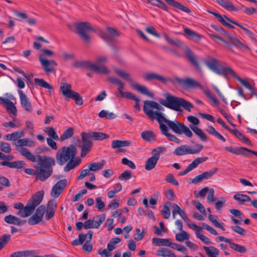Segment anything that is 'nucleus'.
<instances>
[{
    "label": "nucleus",
    "mask_w": 257,
    "mask_h": 257,
    "mask_svg": "<svg viewBox=\"0 0 257 257\" xmlns=\"http://www.w3.org/2000/svg\"><path fill=\"white\" fill-rule=\"evenodd\" d=\"M131 142L128 141L124 140H113L111 143V147L113 149H118L121 147L129 146Z\"/></svg>",
    "instance_id": "nucleus-38"
},
{
    "label": "nucleus",
    "mask_w": 257,
    "mask_h": 257,
    "mask_svg": "<svg viewBox=\"0 0 257 257\" xmlns=\"http://www.w3.org/2000/svg\"><path fill=\"white\" fill-rule=\"evenodd\" d=\"M18 93L20 96L21 104L23 108L28 112H32L33 108L29 99L22 90H19Z\"/></svg>",
    "instance_id": "nucleus-20"
},
{
    "label": "nucleus",
    "mask_w": 257,
    "mask_h": 257,
    "mask_svg": "<svg viewBox=\"0 0 257 257\" xmlns=\"http://www.w3.org/2000/svg\"><path fill=\"white\" fill-rule=\"evenodd\" d=\"M25 165V163L23 161H15L10 162V168L21 169Z\"/></svg>",
    "instance_id": "nucleus-62"
},
{
    "label": "nucleus",
    "mask_w": 257,
    "mask_h": 257,
    "mask_svg": "<svg viewBox=\"0 0 257 257\" xmlns=\"http://www.w3.org/2000/svg\"><path fill=\"white\" fill-rule=\"evenodd\" d=\"M39 60L43 66L45 72L48 73L54 71L53 67L57 66V63L53 60H48L46 58H43L42 55L39 57Z\"/></svg>",
    "instance_id": "nucleus-18"
},
{
    "label": "nucleus",
    "mask_w": 257,
    "mask_h": 257,
    "mask_svg": "<svg viewBox=\"0 0 257 257\" xmlns=\"http://www.w3.org/2000/svg\"><path fill=\"white\" fill-rule=\"evenodd\" d=\"M105 164V161L104 160H102L100 163H91L89 164L88 168L90 171H96L101 170Z\"/></svg>",
    "instance_id": "nucleus-45"
},
{
    "label": "nucleus",
    "mask_w": 257,
    "mask_h": 257,
    "mask_svg": "<svg viewBox=\"0 0 257 257\" xmlns=\"http://www.w3.org/2000/svg\"><path fill=\"white\" fill-rule=\"evenodd\" d=\"M92 235L93 232L92 231H89L87 233L85 234H80L79 235V240L80 243L82 244L85 240L90 241L92 239Z\"/></svg>",
    "instance_id": "nucleus-52"
},
{
    "label": "nucleus",
    "mask_w": 257,
    "mask_h": 257,
    "mask_svg": "<svg viewBox=\"0 0 257 257\" xmlns=\"http://www.w3.org/2000/svg\"><path fill=\"white\" fill-rule=\"evenodd\" d=\"M24 257H56L53 255H45L44 256L37 255L33 251L25 250Z\"/></svg>",
    "instance_id": "nucleus-64"
},
{
    "label": "nucleus",
    "mask_w": 257,
    "mask_h": 257,
    "mask_svg": "<svg viewBox=\"0 0 257 257\" xmlns=\"http://www.w3.org/2000/svg\"><path fill=\"white\" fill-rule=\"evenodd\" d=\"M175 80L180 85L187 89L196 88L197 87L203 89V86L196 80L192 78L182 79L176 77L175 78Z\"/></svg>",
    "instance_id": "nucleus-11"
},
{
    "label": "nucleus",
    "mask_w": 257,
    "mask_h": 257,
    "mask_svg": "<svg viewBox=\"0 0 257 257\" xmlns=\"http://www.w3.org/2000/svg\"><path fill=\"white\" fill-rule=\"evenodd\" d=\"M175 238L178 241L182 242L185 240L189 239L190 235L185 230H182L180 231V233L176 234Z\"/></svg>",
    "instance_id": "nucleus-48"
},
{
    "label": "nucleus",
    "mask_w": 257,
    "mask_h": 257,
    "mask_svg": "<svg viewBox=\"0 0 257 257\" xmlns=\"http://www.w3.org/2000/svg\"><path fill=\"white\" fill-rule=\"evenodd\" d=\"M57 207V204L56 201L51 200L48 202L45 212V219L47 220H50L54 216Z\"/></svg>",
    "instance_id": "nucleus-19"
},
{
    "label": "nucleus",
    "mask_w": 257,
    "mask_h": 257,
    "mask_svg": "<svg viewBox=\"0 0 257 257\" xmlns=\"http://www.w3.org/2000/svg\"><path fill=\"white\" fill-rule=\"evenodd\" d=\"M45 132L47 133L49 136L51 137L52 139L55 140H60L55 129L53 127H47L45 128Z\"/></svg>",
    "instance_id": "nucleus-54"
},
{
    "label": "nucleus",
    "mask_w": 257,
    "mask_h": 257,
    "mask_svg": "<svg viewBox=\"0 0 257 257\" xmlns=\"http://www.w3.org/2000/svg\"><path fill=\"white\" fill-rule=\"evenodd\" d=\"M225 150L227 151H228L231 153L234 154L235 155H243V151H245L251 153V154L255 155L257 156V152L253 150H251L249 149H248L244 147H241V148H236V147H225L224 148Z\"/></svg>",
    "instance_id": "nucleus-23"
},
{
    "label": "nucleus",
    "mask_w": 257,
    "mask_h": 257,
    "mask_svg": "<svg viewBox=\"0 0 257 257\" xmlns=\"http://www.w3.org/2000/svg\"><path fill=\"white\" fill-rule=\"evenodd\" d=\"M170 203L169 202H165L163 204V209L161 210V213L165 219H168L171 215L169 205Z\"/></svg>",
    "instance_id": "nucleus-46"
},
{
    "label": "nucleus",
    "mask_w": 257,
    "mask_h": 257,
    "mask_svg": "<svg viewBox=\"0 0 257 257\" xmlns=\"http://www.w3.org/2000/svg\"><path fill=\"white\" fill-rule=\"evenodd\" d=\"M184 32L185 35H186L187 37H189L191 39H192L193 41L195 42H198L201 39L202 36L200 34H198L195 32L192 31L191 30L187 28H185L184 29Z\"/></svg>",
    "instance_id": "nucleus-31"
},
{
    "label": "nucleus",
    "mask_w": 257,
    "mask_h": 257,
    "mask_svg": "<svg viewBox=\"0 0 257 257\" xmlns=\"http://www.w3.org/2000/svg\"><path fill=\"white\" fill-rule=\"evenodd\" d=\"M80 160L78 159H73L68 161L66 165V166L64 168V171L65 172H68L70 170H72L78 166L80 163Z\"/></svg>",
    "instance_id": "nucleus-35"
},
{
    "label": "nucleus",
    "mask_w": 257,
    "mask_h": 257,
    "mask_svg": "<svg viewBox=\"0 0 257 257\" xmlns=\"http://www.w3.org/2000/svg\"><path fill=\"white\" fill-rule=\"evenodd\" d=\"M171 238H153V243L157 246H169L171 244Z\"/></svg>",
    "instance_id": "nucleus-36"
},
{
    "label": "nucleus",
    "mask_w": 257,
    "mask_h": 257,
    "mask_svg": "<svg viewBox=\"0 0 257 257\" xmlns=\"http://www.w3.org/2000/svg\"><path fill=\"white\" fill-rule=\"evenodd\" d=\"M121 241V239L119 237H114L112 238L107 245V249L109 251H111L116 248V244Z\"/></svg>",
    "instance_id": "nucleus-42"
},
{
    "label": "nucleus",
    "mask_w": 257,
    "mask_h": 257,
    "mask_svg": "<svg viewBox=\"0 0 257 257\" xmlns=\"http://www.w3.org/2000/svg\"><path fill=\"white\" fill-rule=\"evenodd\" d=\"M11 239V236L9 234H5L0 238V249L9 241Z\"/></svg>",
    "instance_id": "nucleus-60"
},
{
    "label": "nucleus",
    "mask_w": 257,
    "mask_h": 257,
    "mask_svg": "<svg viewBox=\"0 0 257 257\" xmlns=\"http://www.w3.org/2000/svg\"><path fill=\"white\" fill-rule=\"evenodd\" d=\"M86 134L90 135V139H93L94 140L101 141L109 137V136L106 134L101 132H84Z\"/></svg>",
    "instance_id": "nucleus-32"
},
{
    "label": "nucleus",
    "mask_w": 257,
    "mask_h": 257,
    "mask_svg": "<svg viewBox=\"0 0 257 257\" xmlns=\"http://www.w3.org/2000/svg\"><path fill=\"white\" fill-rule=\"evenodd\" d=\"M230 247L234 250L240 253H244L246 252V249L242 245L232 242L230 243Z\"/></svg>",
    "instance_id": "nucleus-55"
},
{
    "label": "nucleus",
    "mask_w": 257,
    "mask_h": 257,
    "mask_svg": "<svg viewBox=\"0 0 257 257\" xmlns=\"http://www.w3.org/2000/svg\"><path fill=\"white\" fill-rule=\"evenodd\" d=\"M114 71L119 76L123 79L130 82H133V79L131 76V75L126 71L118 68H115Z\"/></svg>",
    "instance_id": "nucleus-37"
},
{
    "label": "nucleus",
    "mask_w": 257,
    "mask_h": 257,
    "mask_svg": "<svg viewBox=\"0 0 257 257\" xmlns=\"http://www.w3.org/2000/svg\"><path fill=\"white\" fill-rule=\"evenodd\" d=\"M234 78L237 79L244 87L248 89L251 94L255 95V93L254 88L250 85V84L246 81L241 78L236 74V77H234Z\"/></svg>",
    "instance_id": "nucleus-51"
},
{
    "label": "nucleus",
    "mask_w": 257,
    "mask_h": 257,
    "mask_svg": "<svg viewBox=\"0 0 257 257\" xmlns=\"http://www.w3.org/2000/svg\"><path fill=\"white\" fill-rule=\"evenodd\" d=\"M160 125V128L162 133L168 138V139L172 142H176L177 143H180V140L175 135L168 133L169 128L166 124L164 123L161 124Z\"/></svg>",
    "instance_id": "nucleus-26"
},
{
    "label": "nucleus",
    "mask_w": 257,
    "mask_h": 257,
    "mask_svg": "<svg viewBox=\"0 0 257 257\" xmlns=\"http://www.w3.org/2000/svg\"><path fill=\"white\" fill-rule=\"evenodd\" d=\"M76 68H85L90 70H98L99 67L89 61H77L73 63Z\"/></svg>",
    "instance_id": "nucleus-22"
},
{
    "label": "nucleus",
    "mask_w": 257,
    "mask_h": 257,
    "mask_svg": "<svg viewBox=\"0 0 257 257\" xmlns=\"http://www.w3.org/2000/svg\"><path fill=\"white\" fill-rule=\"evenodd\" d=\"M206 131L210 135L214 136L215 137L221 140L224 142L226 141V139L212 126H209L206 129Z\"/></svg>",
    "instance_id": "nucleus-40"
},
{
    "label": "nucleus",
    "mask_w": 257,
    "mask_h": 257,
    "mask_svg": "<svg viewBox=\"0 0 257 257\" xmlns=\"http://www.w3.org/2000/svg\"><path fill=\"white\" fill-rule=\"evenodd\" d=\"M169 246L174 249H176L183 253H186L187 249L182 245L177 244L176 243H172L171 241V244L169 245Z\"/></svg>",
    "instance_id": "nucleus-59"
},
{
    "label": "nucleus",
    "mask_w": 257,
    "mask_h": 257,
    "mask_svg": "<svg viewBox=\"0 0 257 257\" xmlns=\"http://www.w3.org/2000/svg\"><path fill=\"white\" fill-rule=\"evenodd\" d=\"M19 152L22 155L25 157L28 160L32 162H37L38 165L35 166L36 169L35 171L33 169H25V172L29 175H36L37 179L42 181H45L52 174V166L55 164V160L53 158H43L41 156H35L28 149L21 148Z\"/></svg>",
    "instance_id": "nucleus-1"
},
{
    "label": "nucleus",
    "mask_w": 257,
    "mask_h": 257,
    "mask_svg": "<svg viewBox=\"0 0 257 257\" xmlns=\"http://www.w3.org/2000/svg\"><path fill=\"white\" fill-rule=\"evenodd\" d=\"M158 160V156H152L146 161L145 169L148 171L153 169L155 167Z\"/></svg>",
    "instance_id": "nucleus-29"
},
{
    "label": "nucleus",
    "mask_w": 257,
    "mask_h": 257,
    "mask_svg": "<svg viewBox=\"0 0 257 257\" xmlns=\"http://www.w3.org/2000/svg\"><path fill=\"white\" fill-rule=\"evenodd\" d=\"M74 133V130L72 127H69L65 130L63 134L60 137V141H63L65 140L71 138Z\"/></svg>",
    "instance_id": "nucleus-44"
},
{
    "label": "nucleus",
    "mask_w": 257,
    "mask_h": 257,
    "mask_svg": "<svg viewBox=\"0 0 257 257\" xmlns=\"http://www.w3.org/2000/svg\"><path fill=\"white\" fill-rule=\"evenodd\" d=\"M166 100H161L160 103L171 109L177 111H181L183 107L186 111L190 112L191 108L194 107L193 105L181 97H178L173 96L170 93L165 94Z\"/></svg>",
    "instance_id": "nucleus-2"
},
{
    "label": "nucleus",
    "mask_w": 257,
    "mask_h": 257,
    "mask_svg": "<svg viewBox=\"0 0 257 257\" xmlns=\"http://www.w3.org/2000/svg\"><path fill=\"white\" fill-rule=\"evenodd\" d=\"M33 212L30 207L26 205L24 208L19 210L17 214L21 217L25 218L30 216Z\"/></svg>",
    "instance_id": "nucleus-41"
},
{
    "label": "nucleus",
    "mask_w": 257,
    "mask_h": 257,
    "mask_svg": "<svg viewBox=\"0 0 257 257\" xmlns=\"http://www.w3.org/2000/svg\"><path fill=\"white\" fill-rule=\"evenodd\" d=\"M105 219V214H100L94 217L92 219H89L84 223V228L89 229L92 228H98Z\"/></svg>",
    "instance_id": "nucleus-13"
},
{
    "label": "nucleus",
    "mask_w": 257,
    "mask_h": 257,
    "mask_svg": "<svg viewBox=\"0 0 257 257\" xmlns=\"http://www.w3.org/2000/svg\"><path fill=\"white\" fill-rule=\"evenodd\" d=\"M34 82L36 85L48 89L50 90L52 89V87L43 79L35 78Z\"/></svg>",
    "instance_id": "nucleus-47"
},
{
    "label": "nucleus",
    "mask_w": 257,
    "mask_h": 257,
    "mask_svg": "<svg viewBox=\"0 0 257 257\" xmlns=\"http://www.w3.org/2000/svg\"><path fill=\"white\" fill-rule=\"evenodd\" d=\"M98 116L101 118H105L109 119H114L116 117V115L114 113L105 110L100 111Z\"/></svg>",
    "instance_id": "nucleus-49"
},
{
    "label": "nucleus",
    "mask_w": 257,
    "mask_h": 257,
    "mask_svg": "<svg viewBox=\"0 0 257 257\" xmlns=\"http://www.w3.org/2000/svg\"><path fill=\"white\" fill-rule=\"evenodd\" d=\"M76 153V148L73 145L61 148L56 155L57 164L61 166L64 165L68 161L75 159Z\"/></svg>",
    "instance_id": "nucleus-5"
},
{
    "label": "nucleus",
    "mask_w": 257,
    "mask_h": 257,
    "mask_svg": "<svg viewBox=\"0 0 257 257\" xmlns=\"http://www.w3.org/2000/svg\"><path fill=\"white\" fill-rule=\"evenodd\" d=\"M44 197V191L43 190L37 192L33 195L30 200L28 202L27 205L34 211L35 208L42 202Z\"/></svg>",
    "instance_id": "nucleus-16"
},
{
    "label": "nucleus",
    "mask_w": 257,
    "mask_h": 257,
    "mask_svg": "<svg viewBox=\"0 0 257 257\" xmlns=\"http://www.w3.org/2000/svg\"><path fill=\"white\" fill-rule=\"evenodd\" d=\"M157 255L163 257H176V255L170 249L161 248L157 251Z\"/></svg>",
    "instance_id": "nucleus-39"
},
{
    "label": "nucleus",
    "mask_w": 257,
    "mask_h": 257,
    "mask_svg": "<svg viewBox=\"0 0 257 257\" xmlns=\"http://www.w3.org/2000/svg\"><path fill=\"white\" fill-rule=\"evenodd\" d=\"M4 220L9 224H13L17 225H22L26 222V220L20 219L18 217L12 215L6 216Z\"/></svg>",
    "instance_id": "nucleus-27"
},
{
    "label": "nucleus",
    "mask_w": 257,
    "mask_h": 257,
    "mask_svg": "<svg viewBox=\"0 0 257 257\" xmlns=\"http://www.w3.org/2000/svg\"><path fill=\"white\" fill-rule=\"evenodd\" d=\"M220 32L223 36L227 37L229 40L230 43L234 46L244 51H248L249 50V48L247 45L243 44L237 37H234L222 28L220 29Z\"/></svg>",
    "instance_id": "nucleus-12"
},
{
    "label": "nucleus",
    "mask_w": 257,
    "mask_h": 257,
    "mask_svg": "<svg viewBox=\"0 0 257 257\" xmlns=\"http://www.w3.org/2000/svg\"><path fill=\"white\" fill-rule=\"evenodd\" d=\"M165 181H167L168 183H170L174 186H177L179 185L178 182L177 180L175 179V177L174 176L173 174L172 173L168 174L165 179Z\"/></svg>",
    "instance_id": "nucleus-58"
},
{
    "label": "nucleus",
    "mask_w": 257,
    "mask_h": 257,
    "mask_svg": "<svg viewBox=\"0 0 257 257\" xmlns=\"http://www.w3.org/2000/svg\"><path fill=\"white\" fill-rule=\"evenodd\" d=\"M125 86V84L121 82L117 88V92H115V95L117 98H122V96L124 95L125 92L123 91Z\"/></svg>",
    "instance_id": "nucleus-61"
},
{
    "label": "nucleus",
    "mask_w": 257,
    "mask_h": 257,
    "mask_svg": "<svg viewBox=\"0 0 257 257\" xmlns=\"http://www.w3.org/2000/svg\"><path fill=\"white\" fill-rule=\"evenodd\" d=\"M131 86L135 89L141 93L142 94L146 95L151 98L154 97V94L150 92L148 88L146 86L140 85L138 83H133L131 84Z\"/></svg>",
    "instance_id": "nucleus-25"
},
{
    "label": "nucleus",
    "mask_w": 257,
    "mask_h": 257,
    "mask_svg": "<svg viewBox=\"0 0 257 257\" xmlns=\"http://www.w3.org/2000/svg\"><path fill=\"white\" fill-rule=\"evenodd\" d=\"M76 29V33L80 36L81 38L86 42L90 41L89 33L95 31L94 28L88 22L77 23L75 24Z\"/></svg>",
    "instance_id": "nucleus-7"
},
{
    "label": "nucleus",
    "mask_w": 257,
    "mask_h": 257,
    "mask_svg": "<svg viewBox=\"0 0 257 257\" xmlns=\"http://www.w3.org/2000/svg\"><path fill=\"white\" fill-rule=\"evenodd\" d=\"M184 51L189 61L196 68H199L200 67L199 64L196 58L195 55L191 51V50L188 47H185L184 49Z\"/></svg>",
    "instance_id": "nucleus-28"
},
{
    "label": "nucleus",
    "mask_w": 257,
    "mask_h": 257,
    "mask_svg": "<svg viewBox=\"0 0 257 257\" xmlns=\"http://www.w3.org/2000/svg\"><path fill=\"white\" fill-rule=\"evenodd\" d=\"M14 145L17 147H33L35 145V142L29 139H20L16 141Z\"/></svg>",
    "instance_id": "nucleus-30"
},
{
    "label": "nucleus",
    "mask_w": 257,
    "mask_h": 257,
    "mask_svg": "<svg viewBox=\"0 0 257 257\" xmlns=\"http://www.w3.org/2000/svg\"><path fill=\"white\" fill-rule=\"evenodd\" d=\"M82 145L81 150V157H84L91 151L93 143L90 139V135L84 132L81 135Z\"/></svg>",
    "instance_id": "nucleus-9"
},
{
    "label": "nucleus",
    "mask_w": 257,
    "mask_h": 257,
    "mask_svg": "<svg viewBox=\"0 0 257 257\" xmlns=\"http://www.w3.org/2000/svg\"><path fill=\"white\" fill-rule=\"evenodd\" d=\"M233 198L236 200L241 202H251L252 201L251 200L249 196L244 195L243 194H236L234 195Z\"/></svg>",
    "instance_id": "nucleus-50"
},
{
    "label": "nucleus",
    "mask_w": 257,
    "mask_h": 257,
    "mask_svg": "<svg viewBox=\"0 0 257 257\" xmlns=\"http://www.w3.org/2000/svg\"><path fill=\"white\" fill-rule=\"evenodd\" d=\"M189 227L195 231L196 236L203 243L206 244H209L211 243L210 239L207 237L200 233V232L202 231V227L198 226L195 224H189Z\"/></svg>",
    "instance_id": "nucleus-21"
},
{
    "label": "nucleus",
    "mask_w": 257,
    "mask_h": 257,
    "mask_svg": "<svg viewBox=\"0 0 257 257\" xmlns=\"http://www.w3.org/2000/svg\"><path fill=\"white\" fill-rule=\"evenodd\" d=\"M142 139L148 142H153L156 141V135L151 131H146L141 133Z\"/></svg>",
    "instance_id": "nucleus-33"
},
{
    "label": "nucleus",
    "mask_w": 257,
    "mask_h": 257,
    "mask_svg": "<svg viewBox=\"0 0 257 257\" xmlns=\"http://www.w3.org/2000/svg\"><path fill=\"white\" fill-rule=\"evenodd\" d=\"M71 87V84L63 82V79L62 80L60 88L66 100L69 99L71 95L74 92V91L72 90Z\"/></svg>",
    "instance_id": "nucleus-24"
},
{
    "label": "nucleus",
    "mask_w": 257,
    "mask_h": 257,
    "mask_svg": "<svg viewBox=\"0 0 257 257\" xmlns=\"http://www.w3.org/2000/svg\"><path fill=\"white\" fill-rule=\"evenodd\" d=\"M164 122L166 123L169 127L176 134H183L188 138H191L193 136L192 132L188 126L176 120L172 121L166 118L163 120V123Z\"/></svg>",
    "instance_id": "nucleus-6"
},
{
    "label": "nucleus",
    "mask_w": 257,
    "mask_h": 257,
    "mask_svg": "<svg viewBox=\"0 0 257 257\" xmlns=\"http://www.w3.org/2000/svg\"><path fill=\"white\" fill-rule=\"evenodd\" d=\"M208 159V158L207 157L197 158L188 165V167L191 170H192L194 168H196L200 164L202 163Z\"/></svg>",
    "instance_id": "nucleus-43"
},
{
    "label": "nucleus",
    "mask_w": 257,
    "mask_h": 257,
    "mask_svg": "<svg viewBox=\"0 0 257 257\" xmlns=\"http://www.w3.org/2000/svg\"><path fill=\"white\" fill-rule=\"evenodd\" d=\"M205 65L213 72L218 75H222L227 78L228 75L234 78L236 77V73L226 63L221 64L220 62L213 58H211L205 62Z\"/></svg>",
    "instance_id": "nucleus-4"
},
{
    "label": "nucleus",
    "mask_w": 257,
    "mask_h": 257,
    "mask_svg": "<svg viewBox=\"0 0 257 257\" xmlns=\"http://www.w3.org/2000/svg\"><path fill=\"white\" fill-rule=\"evenodd\" d=\"M143 110L144 113L152 120L156 119L159 125L163 124V120L166 118L162 112L164 108L158 103L151 100L144 101Z\"/></svg>",
    "instance_id": "nucleus-3"
},
{
    "label": "nucleus",
    "mask_w": 257,
    "mask_h": 257,
    "mask_svg": "<svg viewBox=\"0 0 257 257\" xmlns=\"http://www.w3.org/2000/svg\"><path fill=\"white\" fill-rule=\"evenodd\" d=\"M203 146L197 144L194 147L188 145H181L177 147L173 152V154L177 156H183L187 154H198L202 150Z\"/></svg>",
    "instance_id": "nucleus-8"
},
{
    "label": "nucleus",
    "mask_w": 257,
    "mask_h": 257,
    "mask_svg": "<svg viewBox=\"0 0 257 257\" xmlns=\"http://www.w3.org/2000/svg\"><path fill=\"white\" fill-rule=\"evenodd\" d=\"M203 249L205 251L206 254L209 257H217L219 254V250L214 246H210L209 247L204 246Z\"/></svg>",
    "instance_id": "nucleus-34"
},
{
    "label": "nucleus",
    "mask_w": 257,
    "mask_h": 257,
    "mask_svg": "<svg viewBox=\"0 0 257 257\" xmlns=\"http://www.w3.org/2000/svg\"><path fill=\"white\" fill-rule=\"evenodd\" d=\"M108 57L105 55H99L96 57V63H94L99 67L98 70H93L94 71L101 73L102 74H107L110 73V70L104 65L108 62Z\"/></svg>",
    "instance_id": "nucleus-14"
},
{
    "label": "nucleus",
    "mask_w": 257,
    "mask_h": 257,
    "mask_svg": "<svg viewBox=\"0 0 257 257\" xmlns=\"http://www.w3.org/2000/svg\"><path fill=\"white\" fill-rule=\"evenodd\" d=\"M193 132L196 135L199 137V138L202 141L206 142L207 141V137L206 135L203 133V131L199 128H194Z\"/></svg>",
    "instance_id": "nucleus-63"
},
{
    "label": "nucleus",
    "mask_w": 257,
    "mask_h": 257,
    "mask_svg": "<svg viewBox=\"0 0 257 257\" xmlns=\"http://www.w3.org/2000/svg\"><path fill=\"white\" fill-rule=\"evenodd\" d=\"M143 77L146 81H149L156 80L165 84L171 81L170 78L164 77L154 72H147L143 75Z\"/></svg>",
    "instance_id": "nucleus-15"
},
{
    "label": "nucleus",
    "mask_w": 257,
    "mask_h": 257,
    "mask_svg": "<svg viewBox=\"0 0 257 257\" xmlns=\"http://www.w3.org/2000/svg\"><path fill=\"white\" fill-rule=\"evenodd\" d=\"M218 171V168H214L210 170L203 172L201 174L203 180L208 179L214 175Z\"/></svg>",
    "instance_id": "nucleus-57"
},
{
    "label": "nucleus",
    "mask_w": 257,
    "mask_h": 257,
    "mask_svg": "<svg viewBox=\"0 0 257 257\" xmlns=\"http://www.w3.org/2000/svg\"><path fill=\"white\" fill-rule=\"evenodd\" d=\"M45 212L46 207L44 205L39 206L36 210L35 214L29 218L28 223L33 225L40 223L42 220Z\"/></svg>",
    "instance_id": "nucleus-10"
},
{
    "label": "nucleus",
    "mask_w": 257,
    "mask_h": 257,
    "mask_svg": "<svg viewBox=\"0 0 257 257\" xmlns=\"http://www.w3.org/2000/svg\"><path fill=\"white\" fill-rule=\"evenodd\" d=\"M69 98L73 99L76 104L78 105H81L83 103V100L82 97L80 96V95L75 91L71 95Z\"/></svg>",
    "instance_id": "nucleus-56"
},
{
    "label": "nucleus",
    "mask_w": 257,
    "mask_h": 257,
    "mask_svg": "<svg viewBox=\"0 0 257 257\" xmlns=\"http://www.w3.org/2000/svg\"><path fill=\"white\" fill-rule=\"evenodd\" d=\"M218 4L223 8L229 11H233L235 8L232 4L229 2L224 1V0H216Z\"/></svg>",
    "instance_id": "nucleus-53"
},
{
    "label": "nucleus",
    "mask_w": 257,
    "mask_h": 257,
    "mask_svg": "<svg viewBox=\"0 0 257 257\" xmlns=\"http://www.w3.org/2000/svg\"><path fill=\"white\" fill-rule=\"evenodd\" d=\"M67 180L63 179L59 181L55 184L51 191V195L52 197L56 198L58 197L62 190L65 188L66 186Z\"/></svg>",
    "instance_id": "nucleus-17"
}]
</instances>
